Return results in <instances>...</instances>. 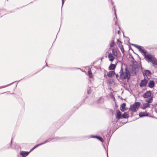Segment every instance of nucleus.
Returning a JSON list of instances; mask_svg holds the SVG:
<instances>
[{
  "instance_id": "obj_1",
  "label": "nucleus",
  "mask_w": 157,
  "mask_h": 157,
  "mask_svg": "<svg viewBox=\"0 0 157 157\" xmlns=\"http://www.w3.org/2000/svg\"><path fill=\"white\" fill-rule=\"evenodd\" d=\"M125 72H124L122 67L120 72V76L122 79H127L128 80L130 78V72L127 68H125Z\"/></svg>"
},
{
  "instance_id": "obj_39",
  "label": "nucleus",
  "mask_w": 157,
  "mask_h": 157,
  "mask_svg": "<svg viewBox=\"0 0 157 157\" xmlns=\"http://www.w3.org/2000/svg\"><path fill=\"white\" fill-rule=\"evenodd\" d=\"M131 57L133 59V60H134V61L135 62V63H137V62H136V61L134 59V58H133V56H131Z\"/></svg>"
},
{
  "instance_id": "obj_29",
  "label": "nucleus",
  "mask_w": 157,
  "mask_h": 157,
  "mask_svg": "<svg viewBox=\"0 0 157 157\" xmlns=\"http://www.w3.org/2000/svg\"><path fill=\"white\" fill-rule=\"evenodd\" d=\"M121 50V51L123 54H124V50L123 48V46H121L119 48Z\"/></svg>"
},
{
  "instance_id": "obj_59",
  "label": "nucleus",
  "mask_w": 157,
  "mask_h": 157,
  "mask_svg": "<svg viewBox=\"0 0 157 157\" xmlns=\"http://www.w3.org/2000/svg\"><path fill=\"white\" fill-rule=\"evenodd\" d=\"M156 94H157V92L156 93Z\"/></svg>"
},
{
  "instance_id": "obj_22",
  "label": "nucleus",
  "mask_w": 157,
  "mask_h": 157,
  "mask_svg": "<svg viewBox=\"0 0 157 157\" xmlns=\"http://www.w3.org/2000/svg\"><path fill=\"white\" fill-rule=\"evenodd\" d=\"M112 51L113 55L116 56H117V53L116 50L115 49H112Z\"/></svg>"
},
{
  "instance_id": "obj_55",
  "label": "nucleus",
  "mask_w": 157,
  "mask_h": 157,
  "mask_svg": "<svg viewBox=\"0 0 157 157\" xmlns=\"http://www.w3.org/2000/svg\"><path fill=\"white\" fill-rule=\"evenodd\" d=\"M132 51H133V53H135V52H134V51H133V50Z\"/></svg>"
},
{
  "instance_id": "obj_57",
  "label": "nucleus",
  "mask_w": 157,
  "mask_h": 157,
  "mask_svg": "<svg viewBox=\"0 0 157 157\" xmlns=\"http://www.w3.org/2000/svg\"><path fill=\"white\" fill-rule=\"evenodd\" d=\"M44 67H43V68H42V69H43L44 68Z\"/></svg>"
},
{
  "instance_id": "obj_10",
  "label": "nucleus",
  "mask_w": 157,
  "mask_h": 157,
  "mask_svg": "<svg viewBox=\"0 0 157 157\" xmlns=\"http://www.w3.org/2000/svg\"><path fill=\"white\" fill-rule=\"evenodd\" d=\"M117 62L115 64H113L112 63L110 64L109 67L108 69L109 70H114L116 66V65L117 64Z\"/></svg>"
},
{
  "instance_id": "obj_43",
  "label": "nucleus",
  "mask_w": 157,
  "mask_h": 157,
  "mask_svg": "<svg viewBox=\"0 0 157 157\" xmlns=\"http://www.w3.org/2000/svg\"><path fill=\"white\" fill-rule=\"evenodd\" d=\"M121 33V32L120 30H118V34H120V33Z\"/></svg>"
},
{
  "instance_id": "obj_24",
  "label": "nucleus",
  "mask_w": 157,
  "mask_h": 157,
  "mask_svg": "<svg viewBox=\"0 0 157 157\" xmlns=\"http://www.w3.org/2000/svg\"><path fill=\"white\" fill-rule=\"evenodd\" d=\"M88 74L90 78H91L92 77V73L91 72V69H90L88 71Z\"/></svg>"
},
{
  "instance_id": "obj_12",
  "label": "nucleus",
  "mask_w": 157,
  "mask_h": 157,
  "mask_svg": "<svg viewBox=\"0 0 157 157\" xmlns=\"http://www.w3.org/2000/svg\"><path fill=\"white\" fill-rule=\"evenodd\" d=\"M148 113L145 112H141L139 114L140 117H147L148 116Z\"/></svg>"
},
{
  "instance_id": "obj_38",
  "label": "nucleus",
  "mask_w": 157,
  "mask_h": 157,
  "mask_svg": "<svg viewBox=\"0 0 157 157\" xmlns=\"http://www.w3.org/2000/svg\"><path fill=\"white\" fill-rule=\"evenodd\" d=\"M115 75H116V78H117V79H118V78L119 77L118 74H115Z\"/></svg>"
},
{
  "instance_id": "obj_56",
  "label": "nucleus",
  "mask_w": 157,
  "mask_h": 157,
  "mask_svg": "<svg viewBox=\"0 0 157 157\" xmlns=\"http://www.w3.org/2000/svg\"><path fill=\"white\" fill-rule=\"evenodd\" d=\"M132 51H133V53H135V52H134V51H133V50Z\"/></svg>"
},
{
  "instance_id": "obj_47",
  "label": "nucleus",
  "mask_w": 157,
  "mask_h": 157,
  "mask_svg": "<svg viewBox=\"0 0 157 157\" xmlns=\"http://www.w3.org/2000/svg\"><path fill=\"white\" fill-rule=\"evenodd\" d=\"M110 81H110V80H108V82H110Z\"/></svg>"
},
{
  "instance_id": "obj_40",
  "label": "nucleus",
  "mask_w": 157,
  "mask_h": 157,
  "mask_svg": "<svg viewBox=\"0 0 157 157\" xmlns=\"http://www.w3.org/2000/svg\"><path fill=\"white\" fill-rule=\"evenodd\" d=\"M129 49H131V50L133 51V49L131 48V47L130 46H129Z\"/></svg>"
},
{
  "instance_id": "obj_42",
  "label": "nucleus",
  "mask_w": 157,
  "mask_h": 157,
  "mask_svg": "<svg viewBox=\"0 0 157 157\" xmlns=\"http://www.w3.org/2000/svg\"><path fill=\"white\" fill-rule=\"evenodd\" d=\"M56 139H57V140H60V138H59V137H56Z\"/></svg>"
},
{
  "instance_id": "obj_44",
  "label": "nucleus",
  "mask_w": 157,
  "mask_h": 157,
  "mask_svg": "<svg viewBox=\"0 0 157 157\" xmlns=\"http://www.w3.org/2000/svg\"><path fill=\"white\" fill-rule=\"evenodd\" d=\"M151 117H153V118H155V119H157V117H154V116H151Z\"/></svg>"
},
{
  "instance_id": "obj_21",
  "label": "nucleus",
  "mask_w": 157,
  "mask_h": 157,
  "mask_svg": "<svg viewBox=\"0 0 157 157\" xmlns=\"http://www.w3.org/2000/svg\"><path fill=\"white\" fill-rule=\"evenodd\" d=\"M53 139V138H48V140H46L44 142L41 143V144H42V145L43 144H45L46 143H47L48 142L50 141Z\"/></svg>"
},
{
  "instance_id": "obj_5",
  "label": "nucleus",
  "mask_w": 157,
  "mask_h": 157,
  "mask_svg": "<svg viewBox=\"0 0 157 157\" xmlns=\"http://www.w3.org/2000/svg\"><path fill=\"white\" fill-rule=\"evenodd\" d=\"M148 81L145 78L144 79L142 80L140 84V87H142L146 86Z\"/></svg>"
},
{
  "instance_id": "obj_35",
  "label": "nucleus",
  "mask_w": 157,
  "mask_h": 157,
  "mask_svg": "<svg viewBox=\"0 0 157 157\" xmlns=\"http://www.w3.org/2000/svg\"><path fill=\"white\" fill-rule=\"evenodd\" d=\"M64 0H62V7L63 6V5L64 3Z\"/></svg>"
},
{
  "instance_id": "obj_14",
  "label": "nucleus",
  "mask_w": 157,
  "mask_h": 157,
  "mask_svg": "<svg viewBox=\"0 0 157 157\" xmlns=\"http://www.w3.org/2000/svg\"><path fill=\"white\" fill-rule=\"evenodd\" d=\"M128 112H124L122 115L121 117V119L123 118L127 119L129 117Z\"/></svg>"
},
{
  "instance_id": "obj_31",
  "label": "nucleus",
  "mask_w": 157,
  "mask_h": 157,
  "mask_svg": "<svg viewBox=\"0 0 157 157\" xmlns=\"http://www.w3.org/2000/svg\"><path fill=\"white\" fill-rule=\"evenodd\" d=\"M123 36L124 37H126V38H127V40L128 41V43L130 44H131V43H130L129 42V40H130V39H129V38L128 37H127V36H125L124 35V34H123Z\"/></svg>"
},
{
  "instance_id": "obj_11",
  "label": "nucleus",
  "mask_w": 157,
  "mask_h": 157,
  "mask_svg": "<svg viewBox=\"0 0 157 157\" xmlns=\"http://www.w3.org/2000/svg\"><path fill=\"white\" fill-rule=\"evenodd\" d=\"M151 74V72L150 71L148 70H144V72L143 73V75L144 76H149Z\"/></svg>"
},
{
  "instance_id": "obj_58",
  "label": "nucleus",
  "mask_w": 157,
  "mask_h": 157,
  "mask_svg": "<svg viewBox=\"0 0 157 157\" xmlns=\"http://www.w3.org/2000/svg\"><path fill=\"white\" fill-rule=\"evenodd\" d=\"M105 75H104V76H105Z\"/></svg>"
},
{
  "instance_id": "obj_50",
  "label": "nucleus",
  "mask_w": 157,
  "mask_h": 157,
  "mask_svg": "<svg viewBox=\"0 0 157 157\" xmlns=\"http://www.w3.org/2000/svg\"><path fill=\"white\" fill-rule=\"evenodd\" d=\"M12 144V140H11V144H10L11 145Z\"/></svg>"
},
{
  "instance_id": "obj_46",
  "label": "nucleus",
  "mask_w": 157,
  "mask_h": 157,
  "mask_svg": "<svg viewBox=\"0 0 157 157\" xmlns=\"http://www.w3.org/2000/svg\"><path fill=\"white\" fill-rule=\"evenodd\" d=\"M114 21H115V18H114ZM117 21L116 20H115V24L116 25L117 24Z\"/></svg>"
},
{
  "instance_id": "obj_28",
  "label": "nucleus",
  "mask_w": 157,
  "mask_h": 157,
  "mask_svg": "<svg viewBox=\"0 0 157 157\" xmlns=\"http://www.w3.org/2000/svg\"><path fill=\"white\" fill-rule=\"evenodd\" d=\"M97 138V139H98V140H99L101 142H104L103 139V138L102 137H101L99 136H98V137Z\"/></svg>"
},
{
  "instance_id": "obj_18",
  "label": "nucleus",
  "mask_w": 157,
  "mask_h": 157,
  "mask_svg": "<svg viewBox=\"0 0 157 157\" xmlns=\"http://www.w3.org/2000/svg\"><path fill=\"white\" fill-rule=\"evenodd\" d=\"M150 104L148 103H145L144 104V106L143 107H141V108L143 109H145L146 108L149 107L150 106Z\"/></svg>"
},
{
  "instance_id": "obj_33",
  "label": "nucleus",
  "mask_w": 157,
  "mask_h": 157,
  "mask_svg": "<svg viewBox=\"0 0 157 157\" xmlns=\"http://www.w3.org/2000/svg\"><path fill=\"white\" fill-rule=\"evenodd\" d=\"M98 136H94V135H91L90 136V137L92 138H96L98 137Z\"/></svg>"
},
{
  "instance_id": "obj_15",
  "label": "nucleus",
  "mask_w": 157,
  "mask_h": 157,
  "mask_svg": "<svg viewBox=\"0 0 157 157\" xmlns=\"http://www.w3.org/2000/svg\"><path fill=\"white\" fill-rule=\"evenodd\" d=\"M115 74V73L114 71H110L107 73L108 76L110 78L112 77Z\"/></svg>"
},
{
  "instance_id": "obj_53",
  "label": "nucleus",
  "mask_w": 157,
  "mask_h": 157,
  "mask_svg": "<svg viewBox=\"0 0 157 157\" xmlns=\"http://www.w3.org/2000/svg\"><path fill=\"white\" fill-rule=\"evenodd\" d=\"M132 51H133V53H135V52H134V51H133V50Z\"/></svg>"
},
{
  "instance_id": "obj_37",
  "label": "nucleus",
  "mask_w": 157,
  "mask_h": 157,
  "mask_svg": "<svg viewBox=\"0 0 157 157\" xmlns=\"http://www.w3.org/2000/svg\"><path fill=\"white\" fill-rule=\"evenodd\" d=\"M131 62L132 63V64H134L135 63V62L134 61V60L133 59L131 60Z\"/></svg>"
},
{
  "instance_id": "obj_49",
  "label": "nucleus",
  "mask_w": 157,
  "mask_h": 157,
  "mask_svg": "<svg viewBox=\"0 0 157 157\" xmlns=\"http://www.w3.org/2000/svg\"><path fill=\"white\" fill-rule=\"evenodd\" d=\"M155 112L157 113V111H156V109H155Z\"/></svg>"
},
{
  "instance_id": "obj_6",
  "label": "nucleus",
  "mask_w": 157,
  "mask_h": 157,
  "mask_svg": "<svg viewBox=\"0 0 157 157\" xmlns=\"http://www.w3.org/2000/svg\"><path fill=\"white\" fill-rule=\"evenodd\" d=\"M151 94V92L150 90L147 91L143 95V97L145 98H148L149 97H152Z\"/></svg>"
},
{
  "instance_id": "obj_45",
  "label": "nucleus",
  "mask_w": 157,
  "mask_h": 157,
  "mask_svg": "<svg viewBox=\"0 0 157 157\" xmlns=\"http://www.w3.org/2000/svg\"><path fill=\"white\" fill-rule=\"evenodd\" d=\"M155 67H157V62L156 64L155 65Z\"/></svg>"
},
{
  "instance_id": "obj_3",
  "label": "nucleus",
  "mask_w": 157,
  "mask_h": 157,
  "mask_svg": "<svg viewBox=\"0 0 157 157\" xmlns=\"http://www.w3.org/2000/svg\"><path fill=\"white\" fill-rule=\"evenodd\" d=\"M140 103L139 102H136L133 105H131L130 107L129 108V111H132V112H135L137 111L136 109L140 106Z\"/></svg>"
},
{
  "instance_id": "obj_7",
  "label": "nucleus",
  "mask_w": 157,
  "mask_h": 157,
  "mask_svg": "<svg viewBox=\"0 0 157 157\" xmlns=\"http://www.w3.org/2000/svg\"><path fill=\"white\" fill-rule=\"evenodd\" d=\"M145 58L147 59L149 62H150L153 59L154 57H153L152 55L150 54H145L144 55Z\"/></svg>"
},
{
  "instance_id": "obj_13",
  "label": "nucleus",
  "mask_w": 157,
  "mask_h": 157,
  "mask_svg": "<svg viewBox=\"0 0 157 157\" xmlns=\"http://www.w3.org/2000/svg\"><path fill=\"white\" fill-rule=\"evenodd\" d=\"M155 85V82L153 80H150L148 84V86L149 87L152 88Z\"/></svg>"
},
{
  "instance_id": "obj_26",
  "label": "nucleus",
  "mask_w": 157,
  "mask_h": 157,
  "mask_svg": "<svg viewBox=\"0 0 157 157\" xmlns=\"http://www.w3.org/2000/svg\"><path fill=\"white\" fill-rule=\"evenodd\" d=\"M15 82V81L13 82H12L10 84H8L7 85H5V86H1V87H0V89L3 88L7 87L10 86V85H11L13 83H14Z\"/></svg>"
},
{
  "instance_id": "obj_51",
  "label": "nucleus",
  "mask_w": 157,
  "mask_h": 157,
  "mask_svg": "<svg viewBox=\"0 0 157 157\" xmlns=\"http://www.w3.org/2000/svg\"><path fill=\"white\" fill-rule=\"evenodd\" d=\"M107 157H108V152H107Z\"/></svg>"
},
{
  "instance_id": "obj_30",
  "label": "nucleus",
  "mask_w": 157,
  "mask_h": 157,
  "mask_svg": "<svg viewBox=\"0 0 157 157\" xmlns=\"http://www.w3.org/2000/svg\"><path fill=\"white\" fill-rule=\"evenodd\" d=\"M91 92V90L90 87H89L87 89V94H90Z\"/></svg>"
},
{
  "instance_id": "obj_41",
  "label": "nucleus",
  "mask_w": 157,
  "mask_h": 157,
  "mask_svg": "<svg viewBox=\"0 0 157 157\" xmlns=\"http://www.w3.org/2000/svg\"><path fill=\"white\" fill-rule=\"evenodd\" d=\"M117 43H119L120 42H121L119 40V39H117Z\"/></svg>"
},
{
  "instance_id": "obj_8",
  "label": "nucleus",
  "mask_w": 157,
  "mask_h": 157,
  "mask_svg": "<svg viewBox=\"0 0 157 157\" xmlns=\"http://www.w3.org/2000/svg\"><path fill=\"white\" fill-rule=\"evenodd\" d=\"M116 117L118 120L121 119L122 114L121 111L119 110H116Z\"/></svg>"
},
{
  "instance_id": "obj_48",
  "label": "nucleus",
  "mask_w": 157,
  "mask_h": 157,
  "mask_svg": "<svg viewBox=\"0 0 157 157\" xmlns=\"http://www.w3.org/2000/svg\"><path fill=\"white\" fill-rule=\"evenodd\" d=\"M46 66L48 67H49L48 65V64H47V63H46Z\"/></svg>"
},
{
  "instance_id": "obj_32",
  "label": "nucleus",
  "mask_w": 157,
  "mask_h": 157,
  "mask_svg": "<svg viewBox=\"0 0 157 157\" xmlns=\"http://www.w3.org/2000/svg\"><path fill=\"white\" fill-rule=\"evenodd\" d=\"M114 14H115V16L116 17V19H117V14H116V9L115 8V6H114Z\"/></svg>"
},
{
  "instance_id": "obj_27",
  "label": "nucleus",
  "mask_w": 157,
  "mask_h": 157,
  "mask_svg": "<svg viewBox=\"0 0 157 157\" xmlns=\"http://www.w3.org/2000/svg\"><path fill=\"white\" fill-rule=\"evenodd\" d=\"M115 45V42L113 40L111 41V42L110 44V47H113Z\"/></svg>"
},
{
  "instance_id": "obj_23",
  "label": "nucleus",
  "mask_w": 157,
  "mask_h": 157,
  "mask_svg": "<svg viewBox=\"0 0 157 157\" xmlns=\"http://www.w3.org/2000/svg\"><path fill=\"white\" fill-rule=\"evenodd\" d=\"M104 102V101L101 98H100L98 101V103L99 104H102Z\"/></svg>"
},
{
  "instance_id": "obj_17",
  "label": "nucleus",
  "mask_w": 157,
  "mask_h": 157,
  "mask_svg": "<svg viewBox=\"0 0 157 157\" xmlns=\"http://www.w3.org/2000/svg\"><path fill=\"white\" fill-rule=\"evenodd\" d=\"M108 57L109 61L111 62H112L115 58V57L113 56V54L111 53H110L109 54Z\"/></svg>"
},
{
  "instance_id": "obj_20",
  "label": "nucleus",
  "mask_w": 157,
  "mask_h": 157,
  "mask_svg": "<svg viewBox=\"0 0 157 157\" xmlns=\"http://www.w3.org/2000/svg\"><path fill=\"white\" fill-rule=\"evenodd\" d=\"M150 62H151L155 66V65L157 62V60L154 57L153 59Z\"/></svg>"
},
{
  "instance_id": "obj_4",
  "label": "nucleus",
  "mask_w": 157,
  "mask_h": 157,
  "mask_svg": "<svg viewBox=\"0 0 157 157\" xmlns=\"http://www.w3.org/2000/svg\"><path fill=\"white\" fill-rule=\"evenodd\" d=\"M130 45L133 46L137 48L141 52L144 53V55L147 53V51L145 50L144 49L142 48V47L140 46L134 44H130Z\"/></svg>"
},
{
  "instance_id": "obj_16",
  "label": "nucleus",
  "mask_w": 157,
  "mask_h": 157,
  "mask_svg": "<svg viewBox=\"0 0 157 157\" xmlns=\"http://www.w3.org/2000/svg\"><path fill=\"white\" fill-rule=\"evenodd\" d=\"M126 106V104L125 103H124L122 104L121 105V110L123 112H124L125 110H126V109H125V107Z\"/></svg>"
},
{
  "instance_id": "obj_2",
  "label": "nucleus",
  "mask_w": 157,
  "mask_h": 157,
  "mask_svg": "<svg viewBox=\"0 0 157 157\" xmlns=\"http://www.w3.org/2000/svg\"><path fill=\"white\" fill-rule=\"evenodd\" d=\"M130 72L132 75H135L138 72L140 66L137 63L130 66Z\"/></svg>"
},
{
  "instance_id": "obj_52",
  "label": "nucleus",
  "mask_w": 157,
  "mask_h": 157,
  "mask_svg": "<svg viewBox=\"0 0 157 157\" xmlns=\"http://www.w3.org/2000/svg\"><path fill=\"white\" fill-rule=\"evenodd\" d=\"M132 51H133V53H135V52H134V51H133V50Z\"/></svg>"
},
{
  "instance_id": "obj_25",
  "label": "nucleus",
  "mask_w": 157,
  "mask_h": 157,
  "mask_svg": "<svg viewBox=\"0 0 157 157\" xmlns=\"http://www.w3.org/2000/svg\"><path fill=\"white\" fill-rule=\"evenodd\" d=\"M42 145V144L41 143L38 144L36 145L34 147H33L29 151L30 152H31V151H32L35 148H36L37 147H38V146L41 145Z\"/></svg>"
},
{
  "instance_id": "obj_9",
  "label": "nucleus",
  "mask_w": 157,
  "mask_h": 157,
  "mask_svg": "<svg viewBox=\"0 0 157 157\" xmlns=\"http://www.w3.org/2000/svg\"><path fill=\"white\" fill-rule=\"evenodd\" d=\"M30 152V151H21L20 155H21L22 157H25L29 154Z\"/></svg>"
},
{
  "instance_id": "obj_54",
  "label": "nucleus",
  "mask_w": 157,
  "mask_h": 157,
  "mask_svg": "<svg viewBox=\"0 0 157 157\" xmlns=\"http://www.w3.org/2000/svg\"><path fill=\"white\" fill-rule=\"evenodd\" d=\"M132 51H133V53H135V52H134V51H133V50Z\"/></svg>"
},
{
  "instance_id": "obj_34",
  "label": "nucleus",
  "mask_w": 157,
  "mask_h": 157,
  "mask_svg": "<svg viewBox=\"0 0 157 157\" xmlns=\"http://www.w3.org/2000/svg\"><path fill=\"white\" fill-rule=\"evenodd\" d=\"M118 46L120 48L121 46H123L122 44H121V42H119V43H118Z\"/></svg>"
},
{
  "instance_id": "obj_36",
  "label": "nucleus",
  "mask_w": 157,
  "mask_h": 157,
  "mask_svg": "<svg viewBox=\"0 0 157 157\" xmlns=\"http://www.w3.org/2000/svg\"><path fill=\"white\" fill-rule=\"evenodd\" d=\"M64 0H62V7L63 6V5L64 3Z\"/></svg>"
},
{
  "instance_id": "obj_19",
  "label": "nucleus",
  "mask_w": 157,
  "mask_h": 157,
  "mask_svg": "<svg viewBox=\"0 0 157 157\" xmlns=\"http://www.w3.org/2000/svg\"><path fill=\"white\" fill-rule=\"evenodd\" d=\"M152 100H153V97L152 96V97H150V98H148V99H146L145 101L146 102H147L149 104V103H151L152 102Z\"/></svg>"
}]
</instances>
